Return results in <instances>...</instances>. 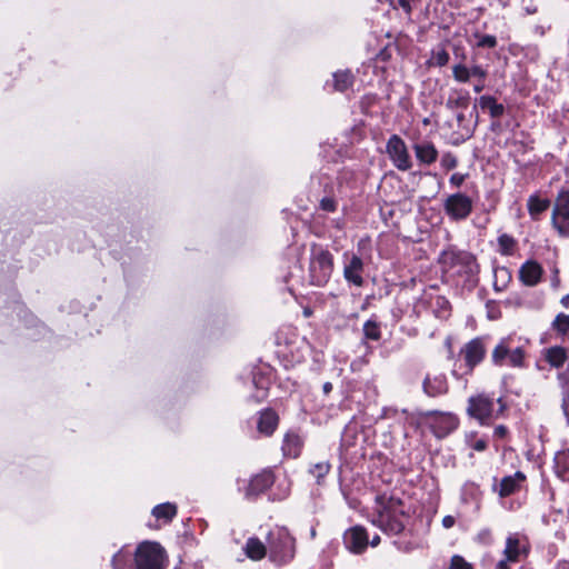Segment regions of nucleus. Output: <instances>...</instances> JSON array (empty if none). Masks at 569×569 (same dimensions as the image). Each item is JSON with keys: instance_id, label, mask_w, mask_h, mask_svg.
<instances>
[{"instance_id": "f257e3e1", "label": "nucleus", "mask_w": 569, "mask_h": 569, "mask_svg": "<svg viewBox=\"0 0 569 569\" xmlns=\"http://www.w3.org/2000/svg\"><path fill=\"white\" fill-rule=\"evenodd\" d=\"M376 515L372 523L382 531L398 535L405 529V520L408 513L403 502L397 497L378 496L376 499Z\"/></svg>"}, {"instance_id": "f03ea898", "label": "nucleus", "mask_w": 569, "mask_h": 569, "mask_svg": "<svg viewBox=\"0 0 569 569\" xmlns=\"http://www.w3.org/2000/svg\"><path fill=\"white\" fill-rule=\"evenodd\" d=\"M167 561L164 548L159 542L146 540L136 548L132 569H166Z\"/></svg>"}, {"instance_id": "7ed1b4c3", "label": "nucleus", "mask_w": 569, "mask_h": 569, "mask_svg": "<svg viewBox=\"0 0 569 569\" xmlns=\"http://www.w3.org/2000/svg\"><path fill=\"white\" fill-rule=\"evenodd\" d=\"M269 558L277 565H284L295 557V539L286 528H276L268 535Z\"/></svg>"}, {"instance_id": "20e7f679", "label": "nucleus", "mask_w": 569, "mask_h": 569, "mask_svg": "<svg viewBox=\"0 0 569 569\" xmlns=\"http://www.w3.org/2000/svg\"><path fill=\"white\" fill-rule=\"evenodd\" d=\"M332 270V254L321 247L312 246L309 266L311 283L316 286L326 284L331 277Z\"/></svg>"}, {"instance_id": "39448f33", "label": "nucleus", "mask_w": 569, "mask_h": 569, "mask_svg": "<svg viewBox=\"0 0 569 569\" xmlns=\"http://www.w3.org/2000/svg\"><path fill=\"white\" fill-rule=\"evenodd\" d=\"M420 421L427 425L437 438H445L457 429L458 418L450 412L426 411L420 413Z\"/></svg>"}, {"instance_id": "423d86ee", "label": "nucleus", "mask_w": 569, "mask_h": 569, "mask_svg": "<svg viewBox=\"0 0 569 569\" xmlns=\"http://www.w3.org/2000/svg\"><path fill=\"white\" fill-rule=\"evenodd\" d=\"M551 221L560 236L569 237V190H562L555 199Z\"/></svg>"}, {"instance_id": "0eeeda50", "label": "nucleus", "mask_w": 569, "mask_h": 569, "mask_svg": "<svg viewBox=\"0 0 569 569\" xmlns=\"http://www.w3.org/2000/svg\"><path fill=\"white\" fill-rule=\"evenodd\" d=\"M443 208L450 219L465 220L472 211V200L465 193H453L445 200Z\"/></svg>"}, {"instance_id": "6e6552de", "label": "nucleus", "mask_w": 569, "mask_h": 569, "mask_svg": "<svg viewBox=\"0 0 569 569\" xmlns=\"http://www.w3.org/2000/svg\"><path fill=\"white\" fill-rule=\"evenodd\" d=\"M387 152L393 166L407 171L411 168L412 162L405 141L397 134H392L387 142Z\"/></svg>"}, {"instance_id": "1a4fd4ad", "label": "nucleus", "mask_w": 569, "mask_h": 569, "mask_svg": "<svg viewBox=\"0 0 569 569\" xmlns=\"http://www.w3.org/2000/svg\"><path fill=\"white\" fill-rule=\"evenodd\" d=\"M525 353L521 348L510 349L509 340L502 339L492 351V361L498 365H510L512 367H521Z\"/></svg>"}, {"instance_id": "9d476101", "label": "nucleus", "mask_w": 569, "mask_h": 569, "mask_svg": "<svg viewBox=\"0 0 569 569\" xmlns=\"http://www.w3.org/2000/svg\"><path fill=\"white\" fill-rule=\"evenodd\" d=\"M467 412L481 425H488L493 412V400L485 395L471 397L468 401Z\"/></svg>"}, {"instance_id": "9b49d317", "label": "nucleus", "mask_w": 569, "mask_h": 569, "mask_svg": "<svg viewBox=\"0 0 569 569\" xmlns=\"http://www.w3.org/2000/svg\"><path fill=\"white\" fill-rule=\"evenodd\" d=\"M343 542L349 551L360 555L369 543L368 533L363 527L355 526L345 532Z\"/></svg>"}, {"instance_id": "f8f14e48", "label": "nucleus", "mask_w": 569, "mask_h": 569, "mask_svg": "<svg viewBox=\"0 0 569 569\" xmlns=\"http://www.w3.org/2000/svg\"><path fill=\"white\" fill-rule=\"evenodd\" d=\"M529 552L528 546L521 541L518 535H510L506 540L503 556L510 561L518 562Z\"/></svg>"}, {"instance_id": "ddd939ff", "label": "nucleus", "mask_w": 569, "mask_h": 569, "mask_svg": "<svg viewBox=\"0 0 569 569\" xmlns=\"http://www.w3.org/2000/svg\"><path fill=\"white\" fill-rule=\"evenodd\" d=\"M485 352V346L480 339H473L462 348L461 353L469 370L483 359Z\"/></svg>"}, {"instance_id": "4468645a", "label": "nucleus", "mask_w": 569, "mask_h": 569, "mask_svg": "<svg viewBox=\"0 0 569 569\" xmlns=\"http://www.w3.org/2000/svg\"><path fill=\"white\" fill-rule=\"evenodd\" d=\"M423 391L429 397L445 395L448 391L446 376L443 373H428L423 380Z\"/></svg>"}, {"instance_id": "2eb2a0df", "label": "nucleus", "mask_w": 569, "mask_h": 569, "mask_svg": "<svg viewBox=\"0 0 569 569\" xmlns=\"http://www.w3.org/2000/svg\"><path fill=\"white\" fill-rule=\"evenodd\" d=\"M273 483V476L270 471H263L254 476L246 490V497L251 499L266 491Z\"/></svg>"}, {"instance_id": "dca6fc26", "label": "nucleus", "mask_w": 569, "mask_h": 569, "mask_svg": "<svg viewBox=\"0 0 569 569\" xmlns=\"http://www.w3.org/2000/svg\"><path fill=\"white\" fill-rule=\"evenodd\" d=\"M363 262L360 257L352 254L345 264V278L353 284L361 287L363 283L362 273Z\"/></svg>"}, {"instance_id": "f3484780", "label": "nucleus", "mask_w": 569, "mask_h": 569, "mask_svg": "<svg viewBox=\"0 0 569 569\" xmlns=\"http://www.w3.org/2000/svg\"><path fill=\"white\" fill-rule=\"evenodd\" d=\"M541 276H542V268L536 261L525 262L519 270L520 280L526 286H536L540 281Z\"/></svg>"}, {"instance_id": "a211bd4d", "label": "nucleus", "mask_w": 569, "mask_h": 569, "mask_svg": "<svg viewBox=\"0 0 569 569\" xmlns=\"http://www.w3.org/2000/svg\"><path fill=\"white\" fill-rule=\"evenodd\" d=\"M413 150L417 159L425 164H431L438 158V150L435 144L429 141L415 144Z\"/></svg>"}, {"instance_id": "6ab92c4d", "label": "nucleus", "mask_w": 569, "mask_h": 569, "mask_svg": "<svg viewBox=\"0 0 569 569\" xmlns=\"http://www.w3.org/2000/svg\"><path fill=\"white\" fill-rule=\"evenodd\" d=\"M543 359L553 368L563 367L568 359L567 349L560 346L550 347L543 350Z\"/></svg>"}, {"instance_id": "aec40b11", "label": "nucleus", "mask_w": 569, "mask_h": 569, "mask_svg": "<svg viewBox=\"0 0 569 569\" xmlns=\"http://www.w3.org/2000/svg\"><path fill=\"white\" fill-rule=\"evenodd\" d=\"M243 551L249 559L259 561L266 557L267 547L259 538L251 537L247 540Z\"/></svg>"}, {"instance_id": "412c9836", "label": "nucleus", "mask_w": 569, "mask_h": 569, "mask_svg": "<svg viewBox=\"0 0 569 569\" xmlns=\"http://www.w3.org/2000/svg\"><path fill=\"white\" fill-rule=\"evenodd\" d=\"M526 479L525 475L517 471L513 476L505 477L500 482L499 495L507 497L519 489L520 483Z\"/></svg>"}, {"instance_id": "4be33fe9", "label": "nucleus", "mask_w": 569, "mask_h": 569, "mask_svg": "<svg viewBox=\"0 0 569 569\" xmlns=\"http://www.w3.org/2000/svg\"><path fill=\"white\" fill-rule=\"evenodd\" d=\"M278 425V417L274 411L266 410L261 412L258 421L259 432L269 436L271 435Z\"/></svg>"}, {"instance_id": "5701e85b", "label": "nucleus", "mask_w": 569, "mask_h": 569, "mask_svg": "<svg viewBox=\"0 0 569 569\" xmlns=\"http://www.w3.org/2000/svg\"><path fill=\"white\" fill-rule=\"evenodd\" d=\"M453 261H456L458 264H461L466 268V272L473 274L479 271V266L476 262V259L472 254L467 252H460V253H451L449 256Z\"/></svg>"}, {"instance_id": "b1692460", "label": "nucleus", "mask_w": 569, "mask_h": 569, "mask_svg": "<svg viewBox=\"0 0 569 569\" xmlns=\"http://www.w3.org/2000/svg\"><path fill=\"white\" fill-rule=\"evenodd\" d=\"M469 93L465 90H452L449 94L446 106L449 109L467 108L469 104Z\"/></svg>"}, {"instance_id": "393cba45", "label": "nucleus", "mask_w": 569, "mask_h": 569, "mask_svg": "<svg viewBox=\"0 0 569 569\" xmlns=\"http://www.w3.org/2000/svg\"><path fill=\"white\" fill-rule=\"evenodd\" d=\"M177 515V507L173 503L166 502L156 506L152 509V516L157 519H162L166 522L171 521Z\"/></svg>"}, {"instance_id": "a878e982", "label": "nucleus", "mask_w": 569, "mask_h": 569, "mask_svg": "<svg viewBox=\"0 0 569 569\" xmlns=\"http://www.w3.org/2000/svg\"><path fill=\"white\" fill-rule=\"evenodd\" d=\"M479 104L482 109H488L492 118H499L505 112L503 106L498 103L491 96H481Z\"/></svg>"}, {"instance_id": "bb28decb", "label": "nucleus", "mask_w": 569, "mask_h": 569, "mask_svg": "<svg viewBox=\"0 0 569 569\" xmlns=\"http://www.w3.org/2000/svg\"><path fill=\"white\" fill-rule=\"evenodd\" d=\"M549 207V201L536 196L528 199V210L532 218H537L541 212L546 211Z\"/></svg>"}, {"instance_id": "cd10ccee", "label": "nucleus", "mask_w": 569, "mask_h": 569, "mask_svg": "<svg viewBox=\"0 0 569 569\" xmlns=\"http://www.w3.org/2000/svg\"><path fill=\"white\" fill-rule=\"evenodd\" d=\"M353 82V77L349 71H338L333 74V86L338 91L347 90Z\"/></svg>"}, {"instance_id": "c85d7f7f", "label": "nucleus", "mask_w": 569, "mask_h": 569, "mask_svg": "<svg viewBox=\"0 0 569 569\" xmlns=\"http://www.w3.org/2000/svg\"><path fill=\"white\" fill-rule=\"evenodd\" d=\"M301 441L298 436L288 435L284 438L283 451L286 455L297 457L300 450Z\"/></svg>"}, {"instance_id": "c756f323", "label": "nucleus", "mask_w": 569, "mask_h": 569, "mask_svg": "<svg viewBox=\"0 0 569 569\" xmlns=\"http://www.w3.org/2000/svg\"><path fill=\"white\" fill-rule=\"evenodd\" d=\"M465 440L468 447L479 452L485 451L488 447L487 439L478 438L475 431L466 433Z\"/></svg>"}, {"instance_id": "7c9ffc66", "label": "nucleus", "mask_w": 569, "mask_h": 569, "mask_svg": "<svg viewBox=\"0 0 569 569\" xmlns=\"http://www.w3.org/2000/svg\"><path fill=\"white\" fill-rule=\"evenodd\" d=\"M498 246L499 251L502 254H511L515 249L516 241L511 236L505 233L498 238Z\"/></svg>"}, {"instance_id": "2f4dec72", "label": "nucleus", "mask_w": 569, "mask_h": 569, "mask_svg": "<svg viewBox=\"0 0 569 569\" xmlns=\"http://www.w3.org/2000/svg\"><path fill=\"white\" fill-rule=\"evenodd\" d=\"M452 74L455 80L461 83L468 82L470 79L469 68L461 63L453 66Z\"/></svg>"}, {"instance_id": "473e14b6", "label": "nucleus", "mask_w": 569, "mask_h": 569, "mask_svg": "<svg viewBox=\"0 0 569 569\" xmlns=\"http://www.w3.org/2000/svg\"><path fill=\"white\" fill-rule=\"evenodd\" d=\"M365 336L371 340L380 339V328L373 321H367L363 326Z\"/></svg>"}, {"instance_id": "72a5a7b5", "label": "nucleus", "mask_w": 569, "mask_h": 569, "mask_svg": "<svg viewBox=\"0 0 569 569\" xmlns=\"http://www.w3.org/2000/svg\"><path fill=\"white\" fill-rule=\"evenodd\" d=\"M330 470V465L328 461H320V462H317L315 463L311 469H310V472L318 479L320 480L321 478H323Z\"/></svg>"}, {"instance_id": "f704fd0d", "label": "nucleus", "mask_w": 569, "mask_h": 569, "mask_svg": "<svg viewBox=\"0 0 569 569\" xmlns=\"http://www.w3.org/2000/svg\"><path fill=\"white\" fill-rule=\"evenodd\" d=\"M127 560L128 555L123 549H120L117 553L113 555L111 559V566L113 569H126Z\"/></svg>"}, {"instance_id": "c9c22d12", "label": "nucleus", "mask_w": 569, "mask_h": 569, "mask_svg": "<svg viewBox=\"0 0 569 569\" xmlns=\"http://www.w3.org/2000/svg\"><path fill=\"white\" fill-rule=\"evenodd\" d=\"M457 164H458V160L452 153L447 152L442 156L441 166L443 168L451 170V169L456 168Z\"/></svg>"}, {"instance_id": "e433bc0d", "label": "nucleus", "mask_w": 569, "mask_h": 569, "mask_svg": "<svg viewBox=\"0 0 569 569\" xmlns=\"http://www.w3.org/2000/svg\"><path fill=\"white\" fill-rule=\"evenodd\" d=\"M450 569H472V566L460 556H453L450 563Z\"/></svg>"}, {"instance_id": "4c0bfd02", "label": "nucleus", "mask_w": 569, "mask_h": 569, "mask_svg": "<svg viewBox=\"0 0 569 569\" xmlns=\"http://www.w3.org/2000/svg\"><path fill=\"white\" fill-rule=\"evenodd\" d=\"M496 44H497L496 37L490 36V34L481 36L477 43V46L481 47V48H493V47H496Z\"/></svg>"}, {"instance_id": "58836bf2", "label": "nucleus", "mask_w": 569, "mask_h": 569, "mask_svg": "<svg viewBox=\"0 0 569 569\" xmlns=\"http://www.w3.org/2000/svg\"><path fill=\"white\" fill-rule=\"evenodd\" d=\"M320 208L327 212H333L337 209V202L333 198L326 197L320 201Z\"/></svg>"}, {"instance_id": "ea45409f", "label": "nucleus", "mask_w": 569, "mask_h": 569, "mask_svg": "<svg viewBox=\"0 0 569 569\" xmlns=\"http://www.w3.org/2000/svg\"><path fill=\"white\" fill-rule=\"evenodd\" d=\"M470 77H476L478 79L485 80L487 77V70H485L481 66H473L469 68Z\"/></svg>"}, {"instance_id": "a19ab883", "label": "nucleus", "mask_w": 569, "mask_h": 569, "mask_svg": "<svg viewBox=\"0 0 569 569\" xmlns=\"http://www.w3.org/2000/svg\"><path fill=\"white\" fill-rule=\"evenodd\" d=\"M435 60L439 66H446L449 61V54L446 50H439L435 53Z\"/></svg>"}, {"instance_id": "79ce46f5", "label": "nucleus", "mask_w": 569, "mask_h": 569, "mask_svg": "<svg viewBox=\"0 0 569 569\" xmlns=\"http://www.w3.org/2000/svg\"><path fill=\"white\" fill-rule=\"evenodd\" d=\"M417 0H397L398 6L402 8L407 14H410Z\"/></svg>"}, {"instance_id": "37998d69", "label": "nucleus", "mask_w": 569, "mask_h": 569, "mask_svg": "<svg viewBox=\"0 0 569 569\" xmlns=\"http://www.w3.org/2000/svg\"><path fill=\"white\" fill-rule=\"evenodd\" d=\"M465 179V174L456 172L450 177V183L455 187H460L463 183Z\"/></svg>"}, {"instance_id": "c03bdc74", "label": "nucleus", "mask_w": 569, "mask_h": 569, "mask_svg": "<svg viewBox=\"0 0 569 569\" xmlns=\"http://www.w3.org/2000/svg\"><path fill=\"white\" fill-rule=\"evenodd\" d=\"M561 408L569 425V391L562 398Z\"/></svg>"}, {"instance_id": "a18cd8bd", "label": "nucleus", "mask_w": 569, "mask_h": 569, "mask_svg": "<svg viewBox=\"0 0 569 569\" xmlns=\"http://www.w3.org/2000/svg\"><path fill=\"white\" fill-rule=\"evenodd\" d=\"M508 433V429L503 425H499L495 428L493 435L498 438H505Z\"/></svg>"}, {"instance_id": "49530a36", "label": "nucleus", "mask_w": 569, "mask_h": 569, "mask_svg": "<svg viewBox=\"0 0 569 569\" xmlns=\"http://www.w3.org/2000/svg\"><path fill=\"white\" fill-rule=\"evenodd\" d=\"M455 522H456V520H455V518H453L452 516H446V517H443V519H442V526H443L446 529H449V528L453 527V526H455Z\"/></svg>"}, {"instance_id": "de8ad7c7", "label": "nucleus", "mask_w": 569, "mask_h": 569, "mask_svg": "<svg viewBox=\"0 0 569 569\" xmlns=\"http://www.w3.org/2000/svg\"><path fill=\"white\" fill-rule=\"evenodd\" d=\"M511 561L508 560L507 558H503L502 560H500L498 563H497V569H510L509 568V563Z\"/></svg>"}, {"instance_id": "09e8293b", "label": "nucleus", "mask_w": 569, "mask_h": 569, "mask_svg": "<svg viewBox=\"0 0 569 569\" xmlns=\"http://www.w3.org/2000/svg\"><path fill=\"white\" fill-rule=\"evenodd\" d=\"M485 80L479 79L478 82L473 86L475 92L479 93L485 89Z\"/></svg>"}, {"instance_id": "8fccbe9b", "label": "nucleus", "mask_w": 569, "mask_h": 569, "mask_svg": "<svg viewBox=\"0 0 569 569\" xmlns=\"http://www.w3.org/2000/svg\"><path fill=\"white\" fill-rule=\"evenodd\" d=\"M561 305L565 307V308H569V293L563 296L560 300Z\"/></svg>"}, {"instance_id": "3c124183", "label": "nucleus", "mask_w": 569, "mask_h": 569, "mask_svg": "<svg viewBox=\"0 0 569 569\" xmlns=\"http://www.w3.org/2000/svg\"><path fill=\"white\" fill-rule=\"evenodd\" d=\"M379 543H380V537H379L378 535H376V536L371 539L370 545H371L372 547H376V546H378Z\"/></svg>"}, {"instance_id": "603ef678", "label": "nucleus", "mask_w": 569, "mask_h": 569, "mask_svg": "<svg viewBox=\"0 0 569 569\" xmlns=\"http://www.w3.org/2000/svg\"><path fill=\"white\" fill-rule=\"evenodd\" d=\"M331 390H332V385H331V382H326V383L323 385V392H325V393H329Z\"/></svg>"}, {"instance_id": "864d4df0", "label": "nucleus", "mask_w": 569, "mask_h": 569, "mask_svg": "<svg viewBox=\"0 0 569 569\" xmlns=\"http://www.w3.org/2000/svg\"><path fill=\"white\" fill-rule=\"evenodd\" d=\"M525 9H526V12H527L528 14H533V13H536V12H537V8H536V7H533V6H531V7H526Z\"/></svg>"}, {"instance_id": "5fc2aeb1", "label": "nucleus", "mask_w": 569, "mask_h": 569, "mask_svg": "<svg viewBox=\"0 0 569 569\" xmlns=\"http://www.w3.org/2000/svg\"><path fill=\"white\" fill-rule=\"evenodd\" d=\"M463 119V114L458 116V120L461 121Z\"/></svg>"}, {"instance_id": "6e6d98bb", "label": "nucleus", "mask_w": 569, "mask_h": 569, "mask_svg": "<svg viewBox=\"0 0 569 569\" xmlns=\"http://www.w3.org/2000/svg\"><path fill=\"white\" fill-rule=\"evenodd\" d=\"M315 536H316V530H315V529H312V530H311V537H315Z\"/></svg>"}, {"instance_id": "4d7b16f0", "label": "nucleus", "mask_w": 569, "mask_h": 569, "mask_svg": "<svg viewBox=\"0 0 569 569\" xmlns=\"http://www.w3.org/2000/svg\"><path fill=\"white\" fill-rule=\"evenodd\" d=\"M389 1H390V3L396 8V6H395V3H393V0H389Z\"/></svg>"}]
</instances>
